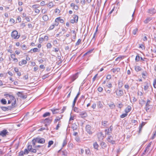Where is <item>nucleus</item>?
<instances>
[{
  "label": "nucleus",
  "instance_id": "1",
  "mask_svg": "<svg viewBox=\"0 0 156 156\" xmlns=\"http://www.w3.org/2000/svg\"><path fill=\"white\" fill-rule=\"evenodd\" d=\"M32 142L33 145L34 146L36 143L41 144L44 143L45 142V140L44 138H41L40 137H37L34 139Z\"/></svg>",
  "mask_w": 156,
  "mask_h": 156
},
{
  "label": "nucleus",
  "instance_id": "2",
  "mask_svg": "<svg viewBox=\"0 0 156 156\" xmlns=\"http://www.w3.org/2000/svg\"><path fill=\"white\" fill-rule=\"evenodd\" d=\"M20 35L18 34V32L16 30L12 31L11 33V37L15 39H17L20 37Z\"/></svg>",
  "mask_w": 156,
  "mask_h": 156
},
{
  "label": "nucleus",
  "instance_id": "3",
  "mask_svg": "<svg viewBox=\"0 0 156 156\" xmlns=\"http://www.w3.org/2000/svg\"><path fill=\"white\" fill-rule=\"evenodd\" d=\"M52 121V119L51 118H46L44 121V123L45 124V126H47L48 125H49L51 123Z\"/></svg>",
  "mask_w": 156,
  "mask_h": 156
},
{
  "label": "nucleus",
  "instance_id": "4",
  "mask_svg": "<svg viewBox=\"0 0 156 156\" xmlns=\"http://www.w3.org/2000/svg\"><path fill=\"white\" fill-rule=\"evenodd\" d=\"M115 92L116 93V95L118 97H121L122 96L123 94V91L121 90H116Z\"/></svg>",
  "mask_w": 156,
  "mask_h": 156
},
{
  "label": "nucleus",
  "instance_id": "5",
  "mask_svg": "<svg viewBox=\"0 0 156 156\" xmlns=\"http://www.w3.org/2000/svg\"><path fill=\"white\" fill-rule=\"evenodd\" d=\"M8 133L7 130L6 129H4L0 131V135L2 137H5L6 136V135Z\"/></svg>",
  "mask_w": 156,
  "mask_h": 156
},
{
  "label": "nucleus",
  "instance_id": "6",
  "mask_svg": "<svg viewBox=\"0 0 156 156\" xmlns=\"http://www.w3.org/2000/svg\"><path fill=\"white\" fill-rule=\"evenodd\" d=\"M17 95L19 97H20L23 99H25L27 98V95L23 94L21 92H18L17 93Z\"/></svg>",
  "mask_w": 156,
  "mask_h": 156
},
{
  "label": "nucleus",
  "instance_id": "7",
  "mask_svg": "<svg viewBox=\"0 0 156 156\" xmlns=\"http://www.w3.org/2000/svg\"><path fill=\"white\" fill-rule=\"evenodd\" d=\"M91 126L89 125H87L86 126V131L87 133L89 134H91L92 133L91 131Z\"/></svg>",
  "mask_w": 156,
  "mask_h": 156
},
{
  "label": "nucleus",
  "instance_id": "8",
  "mask_svg": "<svg viewBox=\"0 0 156 156\" xmlns=\"http://www.w3.org/2000/svg\"><path fill=\"white\" fill-rule=\"evenodd\" d=\"M113 140V137L111 136H109L107 139V140L108 142L111 143L112 144H115V141Z\"/></svg>",
  "mask_w": 156,
  "mask_h": 156
},
{
  "label": "nucleus",
  "instance_id": "9",
  "mask_svg": "<svg viewBox=\"0 0 156 156\" xmlns=\"http://www.w3.org/2000/svg\"><path fill=\"white\" fill-rule=\"evenodd\" d=\"M120 68H113L111 70L114 73L117 74L120 72Z\"/></svg>",
  "mask_w": 156,
  "mask_h": 156
},
{
  "label": "nucleus",
  "instance_id": "10",
  "mask_svg": "<svg viewBox=\"0 0 156 156\" xmlns=\"http://www.w3.org/2000/svg\"><path fill=\"white\" fill-rule=\"evenodd\" d=\"M131 109V106L129 105H128L127 107L125 108V112L126 113H127L128 112H129Z\"/></svg>",
  "mask_w": 156,
  "mask_h": 156
},
{
  "label": "nucleus",
  "instance_id": "11",
  "mask_svg": "<svg viewBox=\"0 0 156 156\" xmlns=\"http://www.w3.org/2000/svg\"><path fill=\"white\" fill-rule=\"evenodd\" d=\"M148 12L153 14L156 13V10L154 9H149L148 10Z\"/></svg>",
  "mask_w": 156,
  "mask_h": 156
},
{
  "label": "nucleus",
  "instance_id": "12",
  "mask_svg": "<svg viewBox=\"0 0 156 156\" xmlns=\"http://www.w3.org/2000/svg\"><path fill=\"white\" fill-rule=\"evenodd\" d=\"M151 145L150 143H149L148 144L147 147H146L144 151V152L143 153V154H145V153L146 152H147L149 151V148L150 147Z\"/></svg>",
  "mask_w": 156,
  "mask_h": 156
},
{
  "label": "nucleus",
  "instance_id": "13",
  "mask_svg": "<svg viewBox=\"0 0 156 156\" xmlns=\"http://www.w3.org/2000/svg\"><path fill=\"white\" fill-rule=\"evenodd\" d=\"M27 63V61L26 60H23L22 61H20L19 62V65L20 66H22L23 65Z\"/></svg>",
  "mask_w": 156,
  "mask_h": 156
},
{
  "label": "nucleus",
  "instance_id": "14",
  "mask_svg": "<svg viewBox=\"0 0 156 156\" xmlns=\"http://www.w3.org/2000/svg\"><path fill=\"white\" fill-rule=\"evenodd\" d=\"M98 136L99 139L102 138V139L104 137L103 134L102 132L98 133Z\"/></svg>",
  "mask_w": 156,
  "mask_h": 156
},
{
  "label": "nucleus",
  "instance_id": "15",
  "mask_svg": "<svg viewBox=\"0 0 156 156\" xmlns=\"http://www.w3.org/2000/svg\"><path fill=\"white\" fill-rule=\"evenodd\" d=\"M78 126L75 123H73L72 124V128L73 130H76Z\"/></svg>",
  "mask_w": 156,
  "mask_h": 156
},
{
  "label": "nucleus",
  "instance_id": "16",
  "mask_svg": "<svg viewBox=\"0 0 156 156\" xmlns=\"http://www.w3.org/2000/svg\"><path fill=\"white\" fill-rule=\"evenodd\" d=\"M135 69L136 71L138 72L142 70L141 68L139 66H136L135 67Z\"/></svg>",
  "mask_w": 156,
  "mask_h": 156
},
{
  "label": "nucleus",
  "instance_id": "17",
  "mask_svg": "<svg viewBox=\"0 0 156 156\" xmlns=\"http://www.w3.org/2000/svg\"><path fill=\"white\" fill-rule=\"evenodd\" d=\"M80 117L83 118H84L87 116V114L86 112H84V113L81 114H80Z\"/></svg>",
  "mask_w": 156,
  "mask_h": 156
},
{
  "label": "nucleus",
  "instance_id": "18",
  "mask_svg": "<svg viewBox=\"0 0 156 156\" xmlns=\"http://www.w3.org/2000/svg\"><path fill=\"white\" fill-rule=\"evenodd\" d=\"M43 19L45 21H48V17L47 15H44L42 17Z\"/></svg>",
  "mask_w": 156,
  "mask_h": 156
},
{
  "label": "nucleus",
  "instance_id": "19",
  "mask_svg": "<svg viewBox=\"0 0 156 156\" xmlns=\"http://www.w3.org/2000/svg\"><path fill=\"white\" fill-rule=\"evenodd\" d=\"M0 108L3 111H8L9 110L8 107H6L5 106H1Z\"/></svg>",
  "mask_w": 156,
  "mask_h": 156
},
{
  "label": "nucleus",
  "instance_id": "20",
  "mask_svg": "<svg viewBox=\"0 0 156 156\" xmlns=\"http://www.w3.org/2000/svg\"><path fill=\"white\" fill-rule=\"evenodd\" d=\"M100 145L102 148H105L107 147L106 144L104 142H102L100 143Z\"/></svg>",
  "mask_w": 156,
  "mask_h": 156
},
{
  "label": "nucleus",
  "instance_id": "21",
  "mask_svg": "<svg viewBox=\"0 0 156 156\" xmlns=\"http://www.w3.org/2000/svg\"><path fill=\"white\" fill-rule=\"evenodd\" d=\"M86 154L88 155H90L91 152L90 149L88 148H87L85 149Z\"/></svg>",
  "mask_w": 156,
  "mask_h": 156
},
{
  "label": "nucleus",
  "instance_id": "22",
  "mask_svg": "<svg viewBox=\"0 0 156 156\" xmlns=\"http://www.w3.org/2000/svg\"><path fill=\"white\" fill-rule=\"evenodd\" d=\"M50 113L49 112H46L43 115V117H46L47 116H49L50 115Z\"/></svg>",
  "mask_w": 156,
  "mask_h": 156
},
{
  "label": "nucleus",
  "instance_id": "23",
  "mask_svg": "<svg viewBox=\"0 0 156 156\" xmlns=\"http://www.w3.org/2000/svg\"><path fill=\"white\" fill-rule=\"evenodd\" d=\"M93 146L94 148L97 150H98V145L97 142H95L93 144Z\"/></svg>",
  "mask_w": 156,
  "mask_h": 156
},
{
  "label": "nucleus",
  "instance_id": "24",
  "mask_svg": "<svg viewBox=\"0 0 156 156\" xmlns=\"http://www.w3.org/2000/svg\"><path fill=\"white\" fill-rule=\"evenodd\" d=\"M61 118L62 117L60 118L59 117H57L54 120V123H56L57 122L59 121Z\"/></svg>",
  "mask_w": 156,
  "mask_h": 156
},
{
  "label": "nucleus",
  "instance_id": "25",
  "mask_svg": "<svg viewBox=\"0 0 156 156\" xmlns=\"http://www.w3.org/2000/svg\"><path fill=\"white\" fill-rule=\"evenodd\" d=\"M152 19L150 17L147 18L144 21V22L145 23H147L151 20Z\"/></svg>",
  "mask_w": 156,
  "mask_h": 156
},
{
  "label": "nucleus",
  "instance_id": "26",
  "mask_svg": "<svg viewBox=\"0 0 156 156\" xmlns=\"http://www.w3.org/2000/svg\"><path fill=\"white\" fill-rule=\"evenodd\" d=\"M78 17L77 15H73V19L74 20H75L76 22H78Z\"/></svg>",
  "mask_w": 156,
  "mask_h": 156
},
{
  "label": "nucleus",
  "instance_id": "27",
  "mask_svg": "<svg viewBox=\"0 0 156 156\" xmlns=\"http://www.w3.org/2000/svg\"><path fill=\"white\" fill-rule=\"evenodd\" d=\"M51 111L52 112L53 114H56L58 112L57 111L58 110L57 109H51Z\"/></svg>",
  "mask_w": 156,
  "mask_h": 156
},
{
  "label": "nucleus",
  "instance_id": "28",
  "mask_svg": "<svg viewBox=\"0 0 156 156\" xmlns=\"http://www.w3.org/2000/svg\"><path fill=\"white\" fill-rule=\"evenodd\" d=\"M1 103L3 105H5L6 104L7 101L5 99H2L1 100Z\"/></svg>",
  "mask_w": 156,
  "mask_h": 156
},
{
  "label": "nucleus",
  "instance_id": "29",
  "mask_svg": "<svg viewBox=\"0 0 156 156\" xmlns=\"http://www.w3.org/2000/svg\"><path fill=\"white\" fill-rule=\"evenodd\" d=\"M145 103V101L143 99H141L140 101L139 104L142 106Z\"/></svg>",
  "mask_w": 156,
  "mask_h": 156
},
{
  "label": "nucleus",
  "instance_id": "30",
  "mask_svg": "<svg viewBox=\"0 0 156 156\" xmlns=\"http://www.w3.org/2000/svg\"><path fill=\"white\" fill-rule=\"evenodd\" d=\"M98 108H102V105L101 102L100 101L98 102Z\"/></svg>",
  "mask_w": 156,
  "mask_h": 156
},
{
  "label": "nucleus",
  "instance_id": "31",
  "mask_svg": "<svg viewBox=\"0 0 156 156\" xmlns=\"http://www.w3.org/2000/svg\"><path fill=\"white\" fill-rule=\"evenodd\" d=\"M78 77V73H76L73 76V81L74 80Z\"/></svg>",
  "mask_w": 156,
  "mask_h": 156
},
{
  "label": "nucleus",
  "instance_id": "32",
  "mask_svg": "<svg viewBox=\"0 0 156 156\" xmlns=\"http://www.w3.org/2000/svg\"><path fill=\"white\" fill-rule=\"evenodd\" d=\"M54 142L52 140L49 141L48 143V147H49L53 144Z\"/></svg>",
  "mask_w": 156,
  "mask_h": 156
},
{
  "label": "nucleus",
  "instance_id": "33",
  "mask_svg": "<svg viewBox=\"0 0 156 156\" xmlns=\"http://www.w3.org/2000/svg\"><path fill=\"white\" fill-rule=\"evenodd\" d=\"M67 141L66 139H65L63 142V143H62V147H64L65 146H66L67 144Z\"/></svg>",
  "mask_w": 156,
  "mask_h": 156
},
{
  "label": "nucleus",
  "instance_id": "34",
  "mask_svg": "<svg viewBox=\"0 0 156 156\" xmlns=\"http://www.w3.org/2000/svg\"><path fill=\"white\" fill-rule=\"evenodd\" d=\"M48 6L51 8L54 6V4L52 2H51L48 5Z\"/></svg>",
  "mask_w": 156,
  "mask_h": 156
},
{
  "label": "nucleus",
  "instance_id": "35",
  "mask_svg": "<svg viewBox=\"0 0 156 156\" xmlns=\"http://www.w3.org/2000/svg\"><path fill=\"white\" fill-rule=\"evenodd\" d=\"M127 115H128L127 113H125L123 114L122 115H121L120 116V117L121 118H124L126 117V116H127Z\"/></svg>",
  "mask_w": 156,
  "mask_h": 156
},
{
  "label": "nucleus",
  "instance_id": "36",
  "mask_svg": "<svg viewBox=\"0 0 156 156\" xmlns=\"http://www.w3.org/2000/svg\"><path fill=\"white\" fill-rule=\"evenodd\" d=\"M74 111L77 112H79L80 109H79V108L76 107H74Z\"/></svg>",
  "mask_w": 156,
  "mask_h": 156
},
{
  "label": "nucleus",
  "instance_id": "37",
  "mask_svg": "<svg viewBox=\"0 0 156 156\" xmlns=\"http://www.w3.org/2000/svg\"><path fill=\"white\" fill-rule=\"evenodd\" d=\"M81 41V40L79 39L77 41L76 43V45H78L80 44Z\"/></svg>",
  "mask_w": 156,
  "mask_h": 156
},
{
  "label": "nucleus",
  "instance_id": "38",
  "mask_svg": "<svg viewBox=\"0 0 156 156\" xmlns=\"http://www.w3.org/2000/svg\"><path fill=\"white\" fill-rule=\"evenodd\" d=\"M140 57L139 55H137L136 57V58H135L136 61V62H138L140 60Z\"/></svg>",
  "mask_w": 156,
  "mask_h": 156
},
{
  "label": "nucleus",
  "instance_id": "39",
  "mask_svg": "<svg viewBox=\"0 0 156 156\" xmlns=\"http://www.w3.org/2000/svg\"><path fill=\"white\" fill-rule=\"evenodd\" d=\"M105 134H107V135H110L109 133L110 132V131L109 130V129H106L105 130Z\"/></svg>",
  "mask_w": 156,
  "mask_h": 156
},
{
  "label": "nucleus",
  "instance_id": "40",
  "mask_svg": "<svg viewBox=\"0 0 156 156\" xmlns=\"http://www.w3.org/2000/svg\"><path fill=\"white\" fill-rule=\"evenodd\" d=\"M60 122H59L58 124L57 125V126L55 128V129H56V130H58V129L61 126V124H60L59 123Z\"/></svg>",
  "mask_w": 156,
  "mask_h": 156
},
{
  "label": "nucleus",
  "instance_id": "41",
  "mask_svg": "<svg viewBox=\"0 0 156 156\" xmlns=\"http://www.w3.org/2000/svg\"><path fill=\"white\" fill-rule=\"evenodd\" d=\"M67 152L66 150L62 151V155L66 156L67 155Z\"/></svg>",
  "mask_w": 156,
  "mask_h": 156
},
{
  "label": "nucleus",
  "instance_id": "42",
  "mask_svg": "<svg viewBox=\"0 0 156 156\" xmlns=\"http://www.w3.org/2000/svg\"><path fill=\"white\" fill-rule=\"evenodd\" d=\"M138 29H136V28L134 29L133 31V34L134 35H136V32L138 31Z\"/></svg>",
  "mask_w": 156,
  "mask_h": 156
},
{
  "label": "nucleus",
  "instance_id": "43",
  "mask_svg": "<svg viewBox=\"0 0 156 156\" xmlns=\"http://www.w3.org/2000/svg\"><path fill=\"white\" fill-rule=\"evenodd\" d=\"M52 45L50 43H48L47 45V48H51Z\"/></svg>",
  "mask_w": 156,
  "mask_h": 156
},
{
  "label": "nucleus",
  "instance_id": "44",
  "mask_svg": "<svg viewBox=\"0 0 156 156\" xmlns=\"http://www.w3.org/2000/svg\"><path fill=\"white\" fill-rule=\"evenodd\" d=\"M55 26H56L55 25H54V24H52L51 25L49 28V29L50 30H52L54 29V28L55 27Z\"/></svg>",
  "mask_w": 156,
  "mask_h": 156
},
{
  "label": "nucleus",
  "instance_id": "45",
  "mask_svg": "<svg viewBox=\"0 0 156 156\" xmlns=\"http://www.w3.org/2000/svg\"><path fill=\"white\" fill-rule=\"evenodd\" d=\"M107 122H108L106 121H102V125L105 126H106Z\"/></svg>",
  "mask_w": 156,
  "mask_h": 156
},
{
  "label": "nucleus",
  "instance_id": "46",
  "mask_svg": "<svg viewBox=\"0 0 156 156\" xmlns=\"http://www.w3.org/2000/svg\"><path fill=\"white\" fill-rule=\"evenodd\" d=\"M24 154L23 151H21L19 153L18 156H23V154Z\"/></svg>",
  "mask_w": 156,
  "mask_h": 156
},
{
  "label": "nucleus",
  "instance_id": "47",
  "mask_svg": "<svg viewBox=\"0 0 156 156\" xmlns=\"http://www.w3.org/2000/svg\"><path fill=\"white\" fill-rule=\"evenodd\" d=\"M98 90L99 92H101L103 90V89L102 87H99L98 88Z\"/></svg>",
  "mask_w": 156,
  "mask_h": 156
},
{
  "label": "nucleus",
  "instance_id": "48",
  "mask_svg": "<svg viewBox=\"0 0 156 156\" xmlns=\"http://www.w3.org/2000/svg\"><path fill=\"white\" fill-rule=\"evenodd\" d=\"M38 50V49L37 48H35L32 49L33 51L34 52L39 51Z\"/></svg>",
  "mask_w": 156,
  "mask_h": 156
},
{
  "label": "nucleus",
  "instance_id": "49",
  "mask_svg": "<svg viewBox=\"0 0 156 156\" xmlns=\"http://www.w3.org/2000/svg\"><path fill=\"white\" fill-rule=\"evenodd\" d=\"M109 106L111 108H115V105L113 104H111L109 105Z\"/></svg>",
  "mask_w": 156,
  "mask_h": 156
},
{
  "label": "nucleus",
  "instance_id": "50",
  "mask_svg": "<svg viewBox=\"0 0 156 156\" xmlns=\"http://www.w3.org/2000/svg\"><path fill=\"white\" fill-rule=\"evenodd\" d=\"M29 151L27 149H25L23 152L24 154H27L29 153Z\"/></svg>",
  "mask_w": 156,
  "mask_h": 156
},
{
  "label": "nucleus",
  "instance_id": "51",
  "mask_svg": "<svg viewBox=\"0 0 156 156\" xmlns=\"http://www.w3.org/2000/svg\"><path fill=\"white\" fill-rule=\"evenodd\" d=\"M32 8L34 9H37V8L38 7V5H33L32 6Z\"/></svg>",
  "mask_w": 156,
  "mask_h": 156
},
{
  "label": "nucleus",
  "instance_id": "52",
  "mask_svg": "<svg viewBox=\"0 0 156 156\" xmlns=\"http://www.w3.org/2000/svg\"><path fill=\"white\" fill-rule=\"evenodd\" d=\"M32 146L31 145H29L27 147V149L29 151L31 150V149H32Z\"/></svg>",
  "mask_w": 156,
  "mask_h": 156
},
{
  "label": "nucleus",
  "instance_id": "53",
  "mask_svg": "<svg viewBox=\"0 0 156 156\" xmlns=\"http://www.w3.org/2000/svg\"><path fill=\"white\" fill-rule=\"evenodd\" d=\"M9 98H10L11 100H12L14 101L15 100H16L14 97L12 95H9Z\"/></svg>",
  "mask_w": 156,
  "mask_h": 156
},
{
  "label": "nucleus",
  "instance_id": "54",
  "mask_svg": "<svg viewBox=\"0 0 156 156\" xmlns=\"http://www.w3.org/2000/svg\"><path fill=\"white\" fill-rule=\"evenodd\" d=\"M29 151L33 153H36V150L35 149H33L32 148V149H31V150H30Z\"/></svg>",
  "mask_w": 156,
  "mask_h": 156
},
{
  "label": "nucleus",
  "instance_id": "55",
  "mask_svg": "<svg viewBox=\"0 0 156 156\" xmlns=\"http://www.w3.org/2000/svg\"><path fill=\"white\" fill-rule=\"evenodd\" d=\"M49 76V75L48 74H46L44 75L42 77L43 79H45L46 78L48 77Z\"/></svg>",
  "mask_w": 156,
  "mask_h": 156
},
{
  "label": "nucleus",
  "instance_id": "56",
  "mask_svg": "<svg viewBox=\"0 0 156 156\" xmlns=\"http://www.w3.org/2000/svg\"><path fill=\"white\" fill-rule=\"evenodd\" d=\"M153 85L155 88H156V79L154 80Z\"/></svg>",
  "mask_w": 156,
  "mask_h": 156
},
{
  "label": "nucleus",
  "instance_id": "57",
  "mask_svg": "<svg viewBox=\"0 0 156 156\" xmlns=\"http://www.w3.org/2000/svg\"><path fill=\"white\" fill-rule=\"evenodd\" d=\"M146 72H144L142 73V77L143 78H145L146 77Z\"/></svg>",
  "mask_w": 156,
  "mask_h": 156
},
{
  "label": "nucleus",
  "instance_id": "58",
  "mask_svg": "<svg viewBox=\"0 0 156 156\" xmlns=\"http://www.w3.org/2000/svg\"><path fill=\"white\" fill-rule=\"evenodd\" d=\"M74 120V117L72 115H71L69 119V122H70L71 120Z\"/></svg>",
  "mask_w": 156,
  "mask_h": 156
},
{
  "label": "nucleus",
  "instance_id": "59",
  "mask_svg": "<svg viewBox=\"0 0 156 156\" xmlns=\"http://www.w3.org/2000/svg\"><path fill=\"white\" fill-rule=\"evenodd\" d=\"M76 101L74 100L73 103L72 105V107L73 108L74 107L75 104L76 102Z\"/></svg>",
  "mask_w": 156,
  "mask_h": 156
},
{
  "label": "nucleus",
  "instance_id": "60",
  "mask_svg": "<svg viewBox=\"0 0 156 156\" xmlns=\"http://www.w3.org/2000/svg\"><path fill=\"white\" fill-rule=\"evenodd\" d=\"M43 40L44 39L43 38H40L39 39V42L40 43H41Z\"/></svg>",
  "mask_w": 156,
  "mask_h": 156
},
{
  "label": "nucleus",
  "instance_id": "61",
  "mask_svg": "<svg viewBox=\"0 0 156 156\" xmlns=\"http://www.w3.org/2000/svg\"><path fill=\"white\" fill-rule=\"evenodd\" d=\"M21 47L23 50H25L27 48V47L25 44H23L22 45Z\"/></svg>",
  "mask_w": 156,
  "mask_h": 156
},
{
  "label": "nucleus",
  "instance_id": "62",
  "mask_svg": "<svg viewBox=\"0 0 156 156\" xmlns=\"http://www.w3.org/2000/svg\"><path fill=\"white\" fill-rule=\"evenodd\" d=\"M16 100H15L14 101V102L12 103L11 105H12V106H13V107H15V104H16Z\"/></svg>",
  "mask_w": 156,
  "mask_h": 156
},
{
  "label": "nucleus",
  "instance_id": "63",
  "mask_svg": "<svg viewBox=\"0 0 156 156\" xmlns=\"http://www.w3.org/2000/svg\"><path fill=\"white\" fill-rule=\"evenodd\" d=\"M23 78L25 79V80H27L28 79V74H27L26 75H25L23 76Z\"/></svg>",
  "mask_w": 156,
  "mask_h": 156
},
{
  "label": "nucleus",
  "instance_id": "64",
  "mask_svg": "<svg viewBox=\"0 0 156 156\" xmlns=\"http://www.w3.org/2000/svg\"><path fill=\"white\" fill-rule=\"evenodd\" d=\"M60 12V11L59 9H58L57 8L55 9V13H59Z\"/></svg>",
  "mask_w": 156,
  "mask_h": 156
}]
</instances>
